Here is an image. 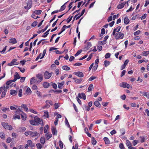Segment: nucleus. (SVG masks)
I'll list each match as a JSON object with an SVG mask.
<instances>
[{
    "label": "nucleus",
    "instance_id": "obj_32",
    "mask_svg": "<svg viewBox=\"0 0 149 149\" xmlns=\"http://www.w3.org/2000/svg\"><path fill=\"white\" fill-rule=\"evenodd\" d=\"M62 68L63 70H68L70 69V68L67 65L63 66Z\"/></svg>",
    "mask_w": 149,
    "mask_h": 149
},
{
    "label": "nucleus",
    "instance_id": "obj_5",
    "mask_svg": "<svg viewBox=\"0 0 149 149\" xmlns=\"http://www.w3.org/2000/svg\"><path fill=\"white\" fill-rule=\"evenodd\" d=\"M30 136L31 137L37 136V138L36 139H37V138L39 137V134L36 131L33 132L31 131Z\"/></svg>",
    "mask_w": 149,
    "mask_h": 149
},
{
    "label": "nucleus",
    "instance_id": "obj_43",
    "mask_svg": "<svg viewBox=\"0 0 149 149\" xmlns=\"http://www.w3.org/2000/svg\"><path fill=\"white\" fill-rule=\"evenodd\" d=\"M0 136L2 139H4L5 134L3 132H1L0 133Z\"/></svg>",
    "mask_w": 149,
    "mask_h": 149
},
{
    "label": "nucleus",
    "instance_id": "obj_49",
    "mask_svg": "<svg viewBox=\"0 0 149 149\" xmlns=\"http://www.w3.org/2000/svg\"><path fill=\"white\" fill-rule=\"evenodd\" d=\"M1 110L3 112H5L6 111H9V109L8 108L4 107L1 109Z\"/></svg>",
    "mask_w": 149,
    "mask_h": 149
},
{
    "label": "nucleus",
    "instance_id": "obj_62",
    "mask_svg": "<svg viewBox=\"0 0 149 149\" xmlns=\"http://www.w3.org/2000/svg\"><path fill=\"white\" fill-rule=\"evenodd\" d=\"M29 111L30 112H31L35 113V114H37V112L34 110L32 109H30Z\"/></svg>",
    "mask_w": 149,
    "mask_h": 149
},
{
    "label": "nucleus",
    "instance_id": "obj_56",
    "mask_svg": "<svg viewBox=\"0 0 149 149\" xmlns=\"http://www.w3.org/2000/svg\"><path fill=\"white\" fill-rule=\"evenodd\" d=\"M138 143V141L137 140H134L133 141V144L134 146H135Z\"/></svg>",
    "mask_w": 149,
    "mask_h": 149
},
{
    "label": "nucleus",
    "instance_id": "obj_16",
    "mask_svg": "<svg viewBox=\"0 0 149 149\" xmlns=\"http://www.w3.org/2000/svg\"><path fill=\"white\" fill-rule=\"evenodd\" d=\"M27 143L31 147H33L35 146V144L34 143H33L32 141L30 140H28L27 141Z\"/></svg>",
    "mask_w": 149,
    "mask_h": 149
},
{
    "label": "nucleus",
    "instance_id": "obj_7",
    "mask_svg": "<svg viewBox=\"0 0 149 149\" xmlns=\"http://www.w3.org/2000/svg\"><path fill=\"white\" fill-rule=\"evenodd\" d=\"M32 3V1L31 0H29L27 3V6L24 7V8L28 10L31 7Z\"/></svg>",
    "mask_w": 149,
    "mask_h": 149
},
{
    "label": "nucleus",
    "instance_id": "obj_47",
    "mask_svg": "<svg viewBox=\"0 0 149 149\" xmlns=\"http://www.w3.org/2000/svg\"><path fill=\"white\" fill-rule=\"evenodd\" d=\"M15 81H14L13 79V80H10L7 82L6 84L8 86L12 82Z\"/></svg>",
    "mask_w": 149,
    "mask_h": 149
},
{
    "label": "nucleus",
    "instance_id": "obj_21",
    "mask_svg": "<svg viewBox=\"0 0 149 149\" xmlns=\"http://www.w3.org/2000/svg\"><path fill=\"white\" fill-rule=\"evenodd\" d=\"M48 26L47 25L45 27V28L43 29H42L41 30H39L38 31H37V33H40L41 32H44L47 29V28L48 27Z\"/></svg>",
    "mask_w": 149,
    "mask_h": 149
},
{
    "label": "nucleus",
    "instance_id": "obj_57",
    "mask_svg": "<svg viewBox=\"0 0 149 149\" xmlns=\"http://www.w3.org/2000/svg\"><path fill=\"white\" fill-rule=\"evenodd\" d=\"M120 28L121 27L120 26H118L116 28H115L114 29H115V31H116V32H118L120 30Z\"/></svg>",
    "mask_w": 149,
    "mask_h": 149
},
{
    "label": "nucleus",
    "instance_id": "obj_2",
    "mask_svg": "<svg viewBox=\"0 0 149 149\" xmlns=\"http://www.w3.org/2000/svg\"><path fill=\"white\" fill-rule=\"evenodd\" d=\"M124 34L121 32H118L116 33L115 38L116 39H122L123 38Z\"/></svg>",
    "mask_w": 149,
    "mask_h": 149
},
{
    "label": "nucleus",
    "instance_id": "obj_35",
    "mask_svg": "<svg viewBox=\"0 0 149 149\" xmlns=\"http://www.w3.org/2000/svg\"><path fill=\"white\" fill-rule=\"evenodd\" d=\"M20 116L19 115H17V114H15L13 116V118L14 119H16L17 118L18 119H20Z\"/></svg>",
    "mask_w": 149,
    "mask_h": 149
},
{
    "label": "nucleus",
    "instance_id": "obj_25",
    "mask_svg": "<svg viewBox=\"0 0 149 149\" xmlns=\"http://www.w3.org/2000/svg\"><path fill=\"white\" fill-rule=\"evenodd\" d=\"M21 107L23 108L26 112H28V107L25 104H22L21 105Z\"/></svg>",
    "mask_w": 149,
    "mask_h": 149
},
{
    "label": "nucleus",
    "instance_id": "obj_31",
    "mask_svg": "<svg viewBox=\"0 0 149 149\" xmlns=\"http://www.w3.org/2000/svg\"><path fill=\"white\" fill-rule=\"evenodd\" d=\"M21 118L22 120H25L26 118V116L25 113H23L21 114Z\"/></svg>",
    "mask_w": 149,
    "mask_h": 149
},
{
    "label": "nucleus",
    "instance_id": "obj_38",
    "mask_svg": "<svg viewBox=\"0 0 149 149\" xmlns=\"http://www.w3.org/2000/svg\"><path fill=\"white\" fill-rule=\"evenodd\" d=\"M91 46V44L90 42L87 43V46L86 47V50L88 49Z\"/></svg>",
    "mask_w": 149,
    "mask_h": 149
},
{
    "label": "nucleus",
    "instance_id": "obj_24",
    "mask_svg": "<svg viewBox=\"0 0 149 149\" xmlns=\"http://www.w3.org/2000/svg\"><path fill=\"white\" fill-rule=\"evenodd\" d=\"M10 93L11 95H16L17 94V91L14 90H11L10 91Z\"/></svg>",
    "mask_w": 149,
    "mask_h": 149
},
{
    "label": "nucleus",
    "instance_id": "obj_13",
    "mask_svg": "<svg viewBox=\"0 0 149 149\" xmlns=\"http://www.w3.org/2000/svg\"><path fill=\"white\" fill-rule=\"evenodd\" d=\"M9 42L10 43L15 44L17 43V41L15 38H12L9 40Z\"/></svg>",
    "mask_w": 149,
    "mask_h": 149
},
{
    "label": "nucleus",
    "instance_id": "obj_4",
    "mask_svg": "<svg viewBox=\"0 0 149 149\" xmlns=\"http://www.w3.org/2000/svg\"><path fill=\"white\" fill-rule=\"evenodd\" d=\"M35 121L36 123L39 124H42L43 122L42 120L38 118L37 116H36L34 118Z\"/></svg>",
    "mask_w": 149,
    "mask_h": 149
},
{
    "label": "nucleus",
    "instance_id": "obj_23",
    "mask_svg": "<svg viewBox=\"0 0 149 149\" xmlns=\"http://www.w3.org/2000/svg\"><path fill=\"white\" fill-rule=\"evenodd\" d=\"M94 104L97 107H100V104L99 102L97 101H95Z\"/></svg>",
    "mask_w": 149,
    "mask_h": 149
},
{
    "label": "nucleus",
    "instance_id": "obj_45",
    "mask_svg": "<svg viewBox=\"0 0 149 149\" xmlns=\"http://www.w3.org/2000/svg\"><path fill=\"white\" fill-rule=\"evenodd\" d=\"M59 145L60 147L62 148H63V143L61 141H60L58 142Z\"/></svg>",
    "mask_w": 149,
    "mask_h": 149
},
{
    "label": "nucleus",
    "instance_id": "obj_37",
    "mask_svg": "<svg viewBox=\"0 0 149 149\" xmlns=\"http://www.w3.org/2000/svg\"><path fill=\"white\" fill-rule=\"evenodd\" d=\"M36 146L38 149H41L42 148V146L40 143H38L36 144Z\"/></svg>",
    "mask_w": 149,
    "mask_h": 149
},
{
    "label": "nucleus",
    "instance_id": "obj_64",
    "mask_svg": "<svg viewBox=\"0 0 149 149\" xmlns=\"http://www.w3.org/2000/svg\"><path fill=\"white\" fill-rule=\"evenodd\" d=\"M11 138L8 137L6 139V142L8 143H9L11 142Z\"/></svg>",
    "mask_w": 149,
    "mask_h": 149
},
{
    "label": "nucleus",
    "instance_id": "obj_51",
    "mask_svg": "<svg viewBox=\"0 0 149 149\" xmlns=\"http://www.w3.org/2000/svg\"><path fill=\"white\" fill-rule=\"evenodd\" d=\"M82 50H81L80 49L75 54V56H77L79 55L81 52Z\"/></svg>",
    "mask_w": 149,
    "mask_h": 149
},
{
    "label": "nucleus",
    "instance_id": "obj_18",
    "mask_svg": "<svg viewBox=\"0 0 149 149\" xmlns=\"http://www.w3.org/2000/svg\"><path fill=\"white\" fill-rule=\"evenodd\" d=\"M50 84L47 82H44L43 83V86L45 88H47L49 86Z\"/></svg>",
    "mask_w": 149,
    "mask_h": 149
},
{
    "label": "nucleus",
    "instance_id": "obj_52",
    "mask_svg": "<svg viewBox=\"0 0 149 149\" xmlns=\"http://www.w3.org/2000/svg\"><path fill=\"white\" fill-rule=\"evenodd\" d=\"M148 61V60H139L138 61V63H141L143 62H147Z\"/></svg>",
    "mask_w": 149,
    "mask_h": 149
},
{
    "label": "nucleus",
    "instance_id": "obj_1",
    "mask_svg": "<svg viewBox=\"0 0 149 149\" xmlns=\"http://www.w3.org/2000/svg\"><path fill=\"white\" fill-rule=\"evenodd\" d=\"M1 124L3 127L6 129L11 130L13 129L11 125H8L7 123L2 122Z\"/></svg>",
    "mask_w": 149,
    "mask_h": 149
},
{
    "label": "nucleus",
    "instance_id": "obj_6",
    "mask_svg": "<svg viewBox=\"0 0 149 149\" xmlns=\"http://www.w3.org/2000/svg\"><path fill=\"white\" fill-rule=\"evenodd\" d=\"M36 77L39 79L37 81V82H38V83L41 82L43 79L42 74H37L36 75Z\"/></svg>",
    "mask_w": 149,
    "mask_h": 149
},
{
    "label": "nucleus",
    "instance_id": "obj_63",
    "mask_svg": "<svg viewBox=\"0 0 149 149\" xmlns=\"http://www.w3.org/2000/svg\"><path fill=\"white\" fill-rule=\"evenodd\" d=\"M31 131H29L28 132H25L24 134L26 136L30 135Z\"/></svg>",
    "mask_w": 149,
    "mask_h": 149
},
{
    "label": "nucleus",
    "instance_id": "obj_34",
    "mask_svg": "<svg viewBox=\"0 0 149 149\" xmlns=\"http://www.w3.org/2000/svg\"><path fill=\"white\" fill-rule=\"evenodd\" d=\"M127 84V83L122 82L120 84V86L121 87H122L123 88L126 87V85Z\"/></svg>",
    "mask_w": 149,
    "mask_h": 149
},
{
    "label": "nucleus",
    "instance_id": "obj_42",
    "mask_svg": "<svg viewBox=\"0 0 149 149\" xmlns=\"http://www.w3.org/2000/svg\"><path fill=\"white\" fill-rule=\"evenodd\" d=\"M92 143L93 145H95L96 143V141L94 137L92 138Z\"/></svg>",
    "mask_w": 149,
    "mask_h": 149
},
{
    "label": "nucleus",
    "instance_id": "obj_19",
    "mask_svg": "<svg viewBox=\"0 0 149 149\" xmlns=\"http://www.w3.org/2000/svg\"><path fill=\"white\" fill-rule=\"evenodd\" d=\"M130 22V20L127 17H126L124 19V23L126 24H128Z\"/></svg>",
    "mask_w": 149,
    "mask_h": 149
},
{
    "label": "nucleus",
    "instance_id": "obj_26",
    "mask_svg": "<svg viewBox=\"0 0 149 149\" xmlns=\"http://www.w3.org/2000/svg\"><path fill=\"white\" fill-rule=\"evenodd\" d=\"M104 140L105 141V143L106 144H109L110 143V141L108 138L105 137L104 138Z\"/></svg>",
    "mask_w": 149,
    "mask_h": 149
},
{
    "label": "nucleus",
    "instance_id": "obj_30",
    "mask_svg": "<svg viewBox=\"0 0 149 149\" xmlns=\"http://www.w3.org/2000/svg\"><path fill=\"white\" fill-rule=\"evenodd\" d=\"M49 126L48 125H46L44 128V133H46L47 132V130L48 129Z\"/></svg>",
    "mask_w": 149,
    "mask_h": 149
},
{
    "label": "nucleus",
    "instance_id": "obj_33",
    "mask_svg": "<svg viewBox=\"0 0 149 149\" xmlns=\"http://www.w3.org/2000/svg\"><path fill=\"white\" fill-rule=\"evenodd\" d=\"M104 63L105 67L108 66L110 64V62L107 61H104Z\"/></svg>",
    "mask_w": 149,
    "mask_h": 149
},
{
    "label": "nucleus",
    "instance_id": "obj_29",
    "mask_svg": "<svg viewBox=\"0 0 149 149\" xmlns=\"http://www.w3.org/2000/svg\"><path fill=\"white\" fill-rule=\"evenodd\" d=\"M41 10H35L33 13H34L35 14L38 15L40 14L41 13Z\"/></svg>",
    "mask_w": 149,
    "mask_h": 149
},
{
    "label": "nucleus",
    "instance_id": "obj_40",
    "mask_svg": "<svg viewBox=\"0 0 149 149\" xmlns=\"http://www.w3.org/2000/svg\"><path fill=\"white\" fill-rule=\"evenodd\" d=\"M62 11V9H60L59 10H55V11H53V12H52L51 14L52 15L54 14V13H58L59 12H61Z\"/></svg>",
    "mask_w": 149,
    "mask_h": 149
},
{
    "label": "nucleus",
    "instance_id": "obj_20",
    "mask_svg": "<svg viewBox=\"0 0 149 149\" xmlns=\"http://www.w3.org/2000/svg\"><path fill=\"white\" fill-rule=\"evenodd\" d=\"M52 130L53 134L54 135H56L57 131L56 130V128L55 127H53Z\"/></svg>",
    "mask_w": 149,
    "mask_h": 149
},
{
    "label": "nucleus",
    "instance_id": "obj_54",
    "mask_svg": "<svg viewBox=\"0 0 149 149\" xmlns=\"http://www.w3.org/2000/svg\"><path fill=\"white\" fill-rule=\"evenodd\" d=\"M141 31L140 30H138L134 32V36H136L139 35Z\"/></svg>",
    "mask_w": 149,
    "mask_h": 149
},
{
    "label": "nucleus",
    "instance_id": "obj_36",
    "mask_svg": "<svg viewBox=\"0 0 149 149\" xmlns=\"http://www.w3.org/2000/svg\"><path fill=\"white\" fill-rule=\"evenodd\" d=\"M82 80V79H79L75 80V82L77 84H79L81 82Z\"/></svg>",
    "mask_w": 149,
    "mask_h": 149
},
{
    "label": "nucleus",
    "instance_id": "obj_9",
    "mask_svg": "<svg viewBox=\"0 0 149 149\" xmlns=\"http://www.w3.org/2000/svg\"><path fill=\"white\" fill-rule=\"evenodd\" d=\"M73 74L79 77H82L84 76L83 73L81 72H74Z\"/></svg>",
    "mask_w": 149,
    "mask_h": 149
},
{
    "label": "nucleus",
    "instance_id": "obj_58",
    "mask_svg": "<svg viewBox=\"0 0 149 149\" xmlns=\"http://www.w3.org/2000/svg\"><path fill=\"white\" fill-rule=\"evenodd\" d=\"M63 87V84H61V83H59L58 84V88L60 89H62Z\"/></svg>",
    "mask_w": 149,
    "mask_h": 149
},
{
    "label": "nucleus",
    "instance_id": "obj_60",
    "mask_svg": "<svg viewBox=\"0 0 149 149\" xmlns=\"http://www.w3.org/2000/svg\"><path fill=\"white\" fill-rule=\"evenodd\" d=\"M44 116L48 118L49 117L48 112L47 111L45 112Z\"/></svg>",
    "mask_w": 149,
    "mask_h": 149
},
{
    "label": "nucleus",
    "instance_id": "obj_14",
    "mask_svg": "<svg viewBox=\"0 0 149 149\" xmlns=\"http://www.w3.org/2000/svg\"><path fill=\"white\" fill-rule=\"evenodd\" d=\"M62 92V91L61 90H52L49 91V92H54L56 93H60Z\"/></svg>",
    "mask_w": 149,
    "mask_h": 149
},
{
    "label": "nucleus",
    "instance_id": "obj_10",
    "mask_svg": "<svg viewBox=\"0 0 149 149\" xmlns=\"http://www.w3.org/2000/svg\"><path fill=\"white\" fill-rule=\"evenodd\" d=\"M78 97L80 98H83L84 100L86 99V95L84 93H79L78 95Z\"/></svg>",
    "mask_w": 149,
    "mask_h": 149
},
{
    "label": "nucleus",
    "instance_id": "obj_11",
    "mask_svg": "<svg viewBox=\"0 0 149 149\" xmlns=\"http://www.w3.org/2000/svg\"><path fill=\"white\" fill-rule=\"evenodd\" d=\"M38 80L35 79V77H32V78L30 81V84H32L35 83L37 84V83H38V82H37Z\"/></svg>",
    "mask_w": 149,
    "mask_h": 149
},
{
    "label": "nucleus",
    "instance_id": "obj_8",
    "mask_svg": "<svg viewBox=\"0 0 149 149\" xmlns=\"http://www.w3.org/2000/svg\"><path fill=\"white\" fill-rule=\"evenodd\" d=\"M17 60L16 59H13L11 62L8 64V65L9 66H12L14 65H17L18 64V63L16 62Z\"/></svg>",
    "mask_w": 149,
    "mask_h": 149
},
{
    "label": "nucleus",
    "instance_id": "obj_3",
    "mask_svg": "<svg viewBox=\"0 0 149 149\" xmlns=\"http://www.w3.org/2000/svg\"><path fill=\"white\" fill-rule=\"evenodd\" d=\"M52 72L49 73L48 71H46L44 74L45 78L46 79H49L52 76Z\"/></svg>",
    "mask_w": 149,
    "mask_h": 149
},
{
    "label": "nucleus",
    "instance_id": "obj_55",
    "mask_svg": "<svg viewBox=\"0 0 149 149\" xmlns=\"http://www.w3.org/2000/svg\"><path fill=\"white\" fill-rule=\"evenodd\" d=\"M142 54L143 56H146L148 55L149 53L148 51H144L143 52Z\"/></svg>",
    "mask_w": 149,
    "mask_h": 149
},
{
    "label": "nucleus",
    "instance_id": "obj_46",
    "mask_svg": "<svg viewBox=\"0 0 149 149\" xmlns=\"http://www.w3.org/2000/svg\"><path fill=\"white\" fill-rule=\"evenodd\" d=\"M22 91L21 89H20L19 91L18 95L19 97H21L22 96Z\"/></svg>",
    "mask_w": 149,
    "mask_h": 149
},
{
    "label": "nucleus",
    "instance_id": "obj_17",
    "mask_svg": "<svg viewBox=\"0 0 149 149\" xmlns=\"http://www.w3.org/2000/svg\"><path fill=\"white\" fill-rule=\"evenodd\" d=\"M23 112L20 109H18L16 111L15 113L17 114H19L21 115V114L23 113Z\"/></svg>",
    "mask_w": 149,
    "mask_h": 149
},
{
    "label": "nucleus",
    "instance_id": "obj_48",
    "mask_svg": "<svg viewBox=\"0 0 149 149\" xmlns=\"http://www.w3.org/2000/svg\"><path fill=\"white\" fill-rule=\"evenodd\" d=\"M140 93H143V95H144V96H146L148 98L149 97V95H147L146 92H140Z\"/></svg>",
    "mask_w": 149,
    "mask_h": 149
},
{
    "label": "nucleus",
    "instance_id": "obj_61",
    "mask_svg": "<svg viewBox=\"0 0 149 149\" xmlns=\"http://www.w3.org/2000/svg\"><path fill=\"white\" fill-rule=\"evenodd\" d=\"M38 23V22L36 21L33 22L32 24V26L33 27L36 26Z\"/></svg>",
    "mask_w": 149,
    "mask_h": 149
},
{
    "label": "nucleus",
    "instance_id": "obj_50",
    "mask_svg": "<svg viewBox=\"0 0 149 149\" xmlns=\"http://www.w3.org/2000/svg\"><path fill=\"white\" fill-rule=\"evenodd\" d=\"M110 54L109 53H108L106 54L105 55V58H109L110 57Z\"/></svg>",
    "mask_w": 149,
    "mask_h": 149
},
{
    "label": "nucleus",
    "instance_id": "obj_59",
    "mask_svg": "<svg viewBox=\"0 0 149 149\" xmlns=\"http://www.w3.org/2000/svg\"><path fill=\"white\" fill-rule=\"evenodd\" d=\"M119 147L121 149H125L124 147L123 143L120 144Z\"/></svg>",
    "mask_w": 149,
    "mask_h": 149
},
{
    "label": "nucleus",
    "instance_id": "obj_27",
    "mask_svg": "<svg viewBox=\"0 0 149 149\" xmlns=\"http://www.w3.org/2000/svg\"><path fill=\"white\" fill-rule=\"evenodd\" d=\"M126 144L127 146H128V148H129L132 146L130 142L128 140H126Z\"/></svg>",
    "mask_w": 149,
    "mask_h": 149
},
{
    "label": "nucleus",
    "instance_id": "obj_39",
    "mask_svg": "<svg viewBox=\"0 0 149 149\" xmlns=\"http://www.w3.org/2000/svg\"><path fill=\"white\" fill-rule=\"evenodd\" d=\"M45 135L47 137V139L48 140L52 137V134H47Z\"/></svg>",
    "mask_w": 149,
    "mask_h": 149
},
{
    "label": "nucleus",
    "instance_id": "obj_28",
    "mask_svg": "<svg viewBox=\"0 0 149 149\" xmlns=\"http://www.w3.org/2000/svg\"><path fill=\"white\" fill-rule=\"evenodd\" d=\"M30 124L32 125H38L36 123L35 121L34 120H30Z\"/></svg>",
    "mask_w": 149,
    "mask_h": 149
},
{
    "label": "nucleus",
    "instance_id": "obj_15",
    "mask_svg": "<svg viewBox=\"0 0 149 149\" xmlns=\"http://www.w3.org/2000/svg\"><path fill=\"white\" fill-rule=\"evenodd\" d=\"M126 4V2H124L122 3H121L119 4L118 5L117 7V8L118 9H121L123 7L124 5Z\"/></svg>",
    "mask_w": 149,
    "mask_h": 149
},
{
    "label": "nucleus",
    "instance_id": "obj_22",
    "mask_svg": "<svg viewBox=\"0 0 149 149\" xmlns=\"http://www.w3.org/2000/svg\"><path fill=\"white\" fill-rule=\"evenodd\" d=\"M31 93V91L29 88H28L26 90V92L24 93L25 94H26L27 95L30 94Z\"/></svg>",
    "mask_w": 149,
    "mask_h": 149
},
{
    "label": "nucleus",
    "instance_id": "obj_44",
    "mask_svg": "<svg viewBox=\"0 0 149 149\" xmlns=\"http://www.w3.org/2000/svg\"><path fill=\"white\" fill-rule=\"evenodd\" d=\"M40 141L41 143L44 144L45 143V139L44 137H42L40 139Z\"/></svg>",
    "mask_w": 149,
    "mask_h": 149
},
{
    "label": "nucleus",
    "instance_id": "obj_12",
    "mask_svg": "<svg viewBox=\"0 0 149 149\" xmlns=\"http://www.w3.org/2000/svg\"><path fill=\"white\" fill-rule=\"evenodd\" d=\"M14 78L13 79V81H16L17 79H19L20 78V76L17 72H16L15 74L14 75Z\"/></svg>",
    "mask_w": 149,
    "mask_h": 149
},
{
    "label": "nucleus",
    "instance_id": "obj_53",
    "mask_svg": "<svg viewBox=\"0 0 149 149\" xmlns=\"http://www.w3.org/2000/svg\"><path fill=\"white\" fill-rule=\"evenodd\" d=\"M46 52V49H45L44 50V51H43V54H42V56L41 58H40V59L44 57V56H45V54Z\"/></svg>",
    "mask_w": 149,
    "mask_h": 149
},
{
    "label": "nucleus",
    "instance_id": "obj_41",
    "mask_svg": "<svg viewBox=\"0 0 149 149\" xmlns=\"http://www.w3.org/2000/svg\"><path fill=\"white\" fill-rule=\"evenodd\" d=\"M93 88V85L92 84H90L88 88V90L89 91H91Z\"/></svg>",
    "mask_w": 149,
    "mask_h": 149
}]
</instances>
